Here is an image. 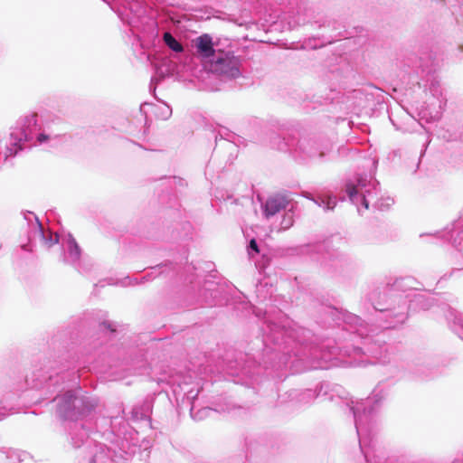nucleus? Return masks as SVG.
<instances>
[{"label":"nucleus","mask_w":463,"mask_h":463,"mask_svg":"<svg viewBox=\"0 0 463 463\" xmlns=\"http://www.w3.org/2000/svg\"><path fill=\"white\" fill-rule=\"evenodd\" d=\"M263 332V368L268 370L276 368L280 370L285 367L291 353L299 359L304 357L317 361L312 368H326L332 356L336 354V348L329 345H308L307 339L311 332L293 323L280 311L272 317L267 311L264 312L261 325Z\"/></svg>","instance_id":"nucleus-1"},{"label":"nucleus","mask_w":463,"mask_h":463,"mask_svg":"<svg viewBox=\"0 0 463 463\" xmlns=\"http://www.w3.org/2000/svg\"><path fill=\"white\" fill-rule=\"evenodd\" d=\"M332 316H337V325L341 323L345 326V329L350 331L354 337L362 340V346H354L352 354L348 350H345V354L348 356L354 355V359L348 363L354 366H364L368 363L363 359V356L374 359L372 364H385L391 361V347L386 345L385 341L377 334L370 335L374 329L368 328V325L364 323L358 316L349 312H338L337 310H330Z\"/></svg>","instance_id":"nucleus-2"},{"label":"nucleus","mask_w":463,"mask_h":463,"mask_svg":"<svg viewBox=\"0 0 463 463\" xmlns=\"http://www.w3.org/2000/svg\"><path fill=\"white\" fill-rule=\"evenodd\" d=\"M386 397V392L380 385L376 386L365 400L357 402L351 407L354 418L359 446L367 463L372 462L371 449L373 436L377 428V412Z\"/></svg>","instance_id":"nucleus-3"},{"label":"nucleus","mask_w":463,"mask_h":463,"mask_svg":"<svg viewBox=\"0 0 463 463\" xmlns=\"http://www.w3.org/2000/svg\"><path fill=\"white\" fill-rule=\"evenodd\" d=\"M26 382L32 388H46L48 391L60 392L66 387H73L79 384V369L71 363L60 364L47 361L36 364Z\"/></svg>","instance_id":"nucleus-4"},{"label":"nucleus","mask_w":463,"mask_h":463,"mask_svg":"<svg viewBox=\"0 0 463 463\" xmlns=\"http://www.w3.org/2000/svg\"><path fill=\"white\" fill-rule=\"evenodd\" d=\"M56 402L57 414L63 420L72 421L70 425L71 441L75 446L78 435L80 440L87 436V430L82 423L78 422L80 417L90 412L96 406V402L89 396L81 394V390L68 391L63 395H57Z\"/></svg>","instance_id":"nucleus-5"},{"label":"nucleus","mask_w":463,"mask_h":463,"mask_svg":"<svg viewBox=\"0 0 463 463\" xmlns=\"http://www.w3.org/2000/svg\"><path fill=\"white\" fill-rule=\"evenodd\" d=\"M367 300L371 309L367 313L377 323V328L392 329L402 325L408 318V300L402 298L399 299L384 298L379 290L372 291Z\"/></svg>","instance_id":"nucleus-6"},{"label":"nucleus","mask_w":463,"mask_h":463,"mask_svg":"<svg viewBox=\"0 0 463 463\" xmlns=\"http://www.w3.org/2000/svg\"><path fill=\"white\" fill-rule=\"evenodd\" d=\"M379 182L372 175H356L345 183V193L349 201L356 205L358 213L362 208L367 210L372 204L374 208L383 210L393 203L390 197L379 198Z\"/></svg>","instance_id":"nucleus-7"},{"label":"nucleus","mask_w":463,"mask_h":463,"mask_svg":"<svg viewBox=\"0 0 463 463\" xmlns=\"http://www.w3.org/2000/svg\"><path fill=\"white\" fill-rule=\"evenodd\" d=\"M42 126L38 121L36 113L21 117L10 133V144L6 147L5 157L14 156L24 148V144L36 137L38 144H43L50 137L41 133Z\"/></svg>","instance_id":"nucleus-8"},{"label":"nucleus","mask_w":463,"mask_h":463,"mask_svg":"<svg viewBox=\"0 0 463 463\" xmlns=\"http://www.w3.org/2000/svg\"><path fill=\"white\" fill-rule=\"evenodd\" d=\"M88 438L87 434L83 440H80V435H78L76 439L78 446L71 443L74 448L83 447L79 456L80 463H119L128 459L129 454L122 449L116 451L111 447L89 440Z\"/></svg>","instance_id":"nucleus-9"},{"label":"nucleus","mask_w":463,"mask_h":463,"mask_svg":"<svg viewBox=\"0 0 463 463\" xmlns=\"http://www.w3.org/2000/svg\"><path fill=\"white\" fill-rule=\"evenodd\" d=\"M286 146L293 159L303 165L322 161L331 150L328 142L308 137H300L297 141L292 140L287 143Z\"/></svg>","instance_id":"nucleus-10"},{"label":"nucleus","mask_w":463,"mask_h":463,"mask_svg":"<svg viewBox=\"0 0 463 463\" xmlns=\"http://www.w3.org/2000/svg\"><path fill=\"white\" fill-rule=\"evenodd\" d=\"M206 66L212 73L223 80L237 79L241 76V61L232 50H219L213 58L206 61Z\"/></svg>","instance_id":"nucleus-11"},{"label":"nucleus","mask_w":463,"mask_h":463,"mask_svg":"<svg viewBox=\"0 0 463 463\" xmlns=\"http://www.w3.org/2000/svg\"><path fill=\"white\" fill-rule=\"evenodd\" d=\"M438 63L431 54H425L419 59V66L416 71L418 77L423 81V87L430 92L433 97L439 99L442 96V90L439 80L436 76Z\"/></svg>","instance_id":"nucleus-12"},{"label":"nucleus","mask_w":463,"mask_h":463,"mask_svg":"<svg viewBox=\"0 0 463 463\" xmlns=\"http://www.w3.org/2000/svg\"><path fill=\"white\" fill-rule=\"evenodd\" d=\"M329 389V383H321L317 386L316 389H305V390H290L286 392L287 399H283L281 402H294L298 405H307L314 402V400L320 396H326L327 390Z\"/></svg>","instance_id":"nucleus-13"},{"label":"nucleus","mask_w":463,"mask_h":463,"mask_svg":"<svg viewBox=\"0 0 463 463\" xmlns=\"http://www.w3.org/2000/svg\"><path fill=\"white\" fill-rule=\"evenodd\" d=\"M437 238H442L449 241L459 251L463 250V213L458 220L452 223L451 229H446L444 232H438L435 234H430Z\"/></svg>","instance_id":"nucleus-14"},{"label":"nucleus","mask_w":463,"mask_h":463,"mask_svg":"<svg viewBox=\"0 0 463 463\" xmlns=\"http://www.w3.org/2000/svg\"><path fill=\"white\" fill-rule=\"evenodd\" d=\"M288 203L289 201L286 196L279 194L270 196L264 203H261L262 213L266 219H269L281 211H285Z\"/></svg>","instance_id":"nucleus-15"},{"label":"nucleus","mask_w":463,"mask_h":463,"mask_svg":"<svg viewBox=\"0 0 463 463\" xmlns=\"http://www.w3.org/2000/svg\"><path fill=\"white\" fill-rule=\"evenodd\" d=\"M63 249V261L74 267H78L80 257V248L75 239L68 234L61 241Z\"/></svg>","instance_id":"nucleus-16"},{"label":"nucleus","mask_w":463,"mask_h":463,"mask_svg":"<svg viewBox=\"0 0 463 463\" xmlns=\"http://www.w3.org/2000/svg\"><path fill=\"white\" fill-rule=\"evenodd\" d=\"M198 54L204 60V62L209 61L213 58V54L220 49H215L213 43V38L204 33L193 41Z\"/></svg>","instance_id":"nucleus-17"},{"label":"nucleus","mask_w":463,"mask_h":463,"mask_svg":"<svg viewBox=\"0 0 463 463\" xmlns=\"http://www.w3.org/2000/svg\"><path fill=\"white\" fill-rule=\"evenodd\" d=\"M305 197L312 200L319 207H322L325 211H332L336 205V198L330 192H321L317 195H313L310 193H306Z\"/></svg>","instance_id":"nucleus-18"},{"label":"nucleus","mask_w":463,"mask_h":463,"mask_svg":"<svg viewBox=\"0 0 463 463\" xmlns=\"http://www.w3.org/2000/svg\"><path fill=\"white\" fill-rule=\"evenodd\" d=\"M413 284H414V280L412 278L408 277V278L397 279L394 281V283L392 284V288H390L388 290V292H384L382 295L384 298H392L399 299L400 298H402V296L397 297L395 292L396 291L406 292L409 289H412V288H414ZM409 296L410 295L408 294L405 297H402V298H406V299L408 300Z\"/></svg>","instance_id":"nucleus-19"},{"label":"nucleus","mask_w":463,"mask_h":463,"mask_svg":"<svg viewBox=\"0 0 463 463\" xmlns=\"http://www.w3.org/2000/svg\"><path fill=\"white\" fill-rule=\"evenodd\" d=\"M162 265H157L156 267H153L150 269V271L147 272L146 275H144L140 281L137 278H131V277H126L117 282L118 285H120L122 287H128L132 285H137L140 282L149 281L152 280L154 278H156L158 274L162 272Z\"/></svg>","instance_id":"nucleus-20"},{"label":"nucleus","mask_w":463,"mask_h":463,"mask_svg":"<svg viewBox=\"0 0 463 463\" xmlns=\"http://www.w3.org/2000/svg\"><path fill=\"white\" fill-rule=\"evenodd\" d=\"M152 411V402L146 399L142 402L136 404L131 411V419L134 421L148 420Z\"/></svg>","instance_id":"nucleus-21"},{"label":"nucleus","mask_w":463,"mask_h":463,"mask_svg":"<svg viewBox=\"0 0 463 463\" xmlns=\"http://www.w3.org/2000/svg\"><path fill=\"white\" fill-rule=\"evenodd\" d=\"M408 310H428L433 305L434 298L432 297H427L422 293H418L413 296L412 299L408 300Z\"/></svg>","instance_id":"nucleus-22"},{"label":"nucleus","mask_w":463,"mask_h":463,"mask_svg":"<svg viewBox=\"0 0 463 463\" xmlns=\"http://www.w3.org/2000/svg\"><path fill=\"white\" fill-rule=\"evenodd\" d=\"M274 293V288L271 284L267 281L260 280L256 285V296L260 301H265L268 298H271Z\"/></svg>","instance_id":"nucleus-23"},{"label":"nucleus","mask_w":463,"mask_h":463,"mask_svg":"<svg viewBox=\"0 0 463 463\" xmlns=\"http://www.w3.org/2000/svg\"><path fill=\"white\" fill-rule=\"evenodd\" d=\"M14 399V394H8L0 402V420H4L6 416L15 412V409L13 403L9 402Z\"/></svg>","instance_id":"nucleus-24"},{"label":"nucleus","mask_w":463,"mask_h":463,"mask_svg":"<svg viewBox=\"0 0 463 463\" xmlns=\"http://www.w3.org/2000/svg\"><path fill=\"white\" fill-rule=\"evenodd\" d=\"M163 40L165 44L175 52H182L184 51V47L180 42H178L174 35L165 32L163 35Z\"/></svg>","instance_id":"nucleus-25"},{"label":"nucleus","mask_w":463,"mask_h":463,"mask_svg":"<svg viewBox=\"0 0 463 463\" xmlns=\"http://www.w3.org/2000/svg\"><path fill=\"white\" fill-rule=\"evenodd\" d=\"M450 316L454 317L450 325L451 329L463 340V316L454 314L452 311H450Z\"/></svg>","instance_id":"nucleus-26"},{"label":"nucleus","mask_w":463,"mask_h":463,"mask_svg":"<svg viewBox=\"0 0 463 463\" xmlns=\"http://www.w3.org/2000/svg\"><path fill=\"white\" fill-rule=\"evenodd\" d=\"M212 409L209 407H204L202 409H195V406L193 404L190 410V414L192 418L195 420H202L204 418L208 417L209 414L212 412Z\"/></svg>","instance_id":"nucleus-27"},{"label":"nucleus","mask_w":463,"mask_h":463,"mask_svg":"<svg viewBox=\"0 0 463 463\" xmlns=\"http://www.w3.org/2000/svg\"><path fill=\"white\" fill-rule=\"evenodd\" d=\"M158 109L159 112H156V115L161 119L165 120L172 115V109L165 102L161 103V105L158 107Z\"/></svg>","instance_id":"nucleus-28"},{"label":"nucleus","mask_w":463,"mask_h":463,"mask_svg":"<svg viewBox=\"0 0 463 463\" xmlns=\"http://www.w3.org/2000/svg\"><path fill=\"white\" fill-rule=\"evenodd\" d=\"M455 259H457V262L455 263V266L452 268L451 272L449 274V277L452 275V273L455 270H462L463 269V255L460 252H457L455 254ZM448 275L445 274L441 279H447Z\"/></svg>","instance_id":"nucleus-29"},{"label":"nucleus","mask_w":463,"mask_h":463,"mask_svg":"<svg viewBox=\"0 0 463 463\" xmlns=\"http://www.w3.org/2000/svg\"><path fill=\"white\" fill-rule=\"evenodd\" d=\"M294 220H293V214L291 213H286L283 216V219L280 223L279 230H288L293 225Z\"/></svg>","instance_id":"nucleus-30"},{"label":"nucleus","mask_w":463,"mask_h":463,"mask_svg":"<svg viewBox=\"0 0 463 463\" xmlns=\"http://www.w3.org/2000/svg\"><path fill=\"white\" fill-rule=\"evenodd\" d=\"M28 215H25V219H27L28 221H31V218H33L35 220V226L37 227L38 229V232L40 233V235L45 239V235H44V232H43V225L42 223L39 222L38 218L31 212L28 213Z\"/></svg>","instance_id":"nucleus-31"},{"label":"nucleus","mask_w":463,"mask_h":463,"mask_svg":"<svg viewBox=\"0 0 463 463\" xmlns=\"http://www.w3.org/2000/svg\"><path fill=\"white\" fill-rule=\"evenodd\" d=\"M248 252L249 255L253 256V254H257L260 252L258 243L255 239H251L248 245Z\"/></svg>","instance_id":"nucleus-32"},{"label":"nucleus","mask_w":463,"mask_h":463,"mask_svg":"<svg viewBox=\"0 0 463 463\" xmlns=\"http://www.w3.org/2000/svg\"><path fill=\"white\" fill-rule=\"evenodd\" d=\"M100 326L104 329L109 331L110 333H113L116 331L115 326L111 322L104 321L100 324Z\"/></svg>","instance_id":"nucleus-33"},{"label":"nucleus","mask_w":463,"mask_h":463,"mask_svg":"<svg viewBox=\"0 0 463 463\" xmlns=\"http://www.w3.org/2000/svg\"><path fill=\"white\" fill-rule=\"evenodd\" d=\"M135 5H138V7H137V9L135 10V13H136V15L137 17H140L144 13H145V10L143 9V7L139 5V2H137Z\"/></svg>","instance_id":"nucleus-34"},{"label":"nucleus","mask_w":463,"mask_h":463,"mask_svg":"<svg viewBox=\"0 0 463 463\" xmlns=\"http://www.w3.org/2000/svg\"><path fill=\"white\" fill-rule=\"evenodd\" d=\"M59 242V237H58V234H55L54 235V239H52V236L50 237V240H49V244L52 245V244H54V243H57Z\"/></svg>","instance_id":"nucleus-35"},{"label":"nucleus","mask_w":463,"mask_h":463,"mask_svg":"<svg viewBox=\"0 0 463 463\" xmlns=\"http://www.w3.org/2000/svg\"><path fill=\"white\" fill-rule=\"evenodd\" d=\"M250 309H252V312L256 315V317H260V309L259 308H255L254 307H251V306H249Z\"/></svg>","instance_id":"nucleus-36"},{"label":"nucleus","mask_w":463,"mask_h":463,"mask_svg":"<svg viewBox=\"0 0 463 463\" xmlns=\"http://www.w3.org/2000/svg\"><path fill=\"white\" fill-rule=\"evenodd\" d=\"M243 370H244L245 373H249L250 375V377H253V375L255 374V373L251 372L250 368L248 369L247 367H245V368H243Z\"/></svg>","instance_id":"nucleus-37"},{"label":"nucleus","mask_w":463,"mask_h":463,"mask_svg":"<svg viewBox=\"0 0 463 463\" xmlns=\"http://www.w3.org/2000/svg\"><path fill=\"white\" fill-rule=\"evenodd\" d=\"M429 143H430V139L428 138V139L426 140V143L424 144V150L421 152V155H422V154L424 153V151L426 150V147H427V146L429 145Z\"/></svg>","instance_id":"nucleus-38"},{"label":"nucleus","mask_w":463,"mask_h":463,"mask_svg":"<svg viewBox=\"0 0 463 463\" xmlns=\"http://www.w3.org/2000/svg\"><path fill=\"white\" fill-rule=\"evenodd\" d=\"M128 24L131 26H134V24H135V21L133 19L131 20H127Z\"/></svg>","instance_id":"nucleus-39"},{"label":"nucleus","mask_w":463,"mask_h":463,"mask_svg":"<svg viewBox=\"0 0 463 463\" xmlns=\"http://www.w3.org/2000/svg\"><path fill=\"white\" fill-rule=\"evenodd\" d=\"M154 81H155V78H152V79H151V84H153V83H154Z\"/></svg>","instance_id":"nucleus-40"}]
</instances>
